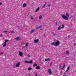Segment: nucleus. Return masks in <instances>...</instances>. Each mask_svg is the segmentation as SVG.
I'll return each mask as SVG.
<instances>
[{
  "label": "nucleus",
  "mask_w": 76,
  "mask_h": 76,
  "mask_svg": "<svg viewBox=\"0 0 76 76\" xmlns=\"http://www.w3.org/2000/svg\"><path fill=\"white\" fill-rule=\"evenodd\" d=\"M69 14L68 12H66L65 14V15H61V17L63 19L67 20L69 19Z\"/></svg>",
  "instance_id": "f257e3e1"
},
{
  "label": "nucleus",
  "mask_w": 76,
  "mask_h": 76,
  "mask_svg": "<svg viewBox=\"0 0 76 76\" xmlns=\"http://www.w3.org/2000/svg\"><path fill=\"white\" fill-rule=\"evenodd\" d=\"M51 45L55 46V47H58L59 45H60V42L59 40H56L55 43L53 42L51 44Z\"/></svg>",
  "instance_id": "f03ea898"
},
{
  "label": "nucleus",
  "mask_w": 76,
  "mask_h": 76,
  "mask_svg": "<svg viewBox=\"0 0 76 76\" xmlns=\"http://www.w3.org/2000/svg\"><path fill=\"white\" fill-rule=\"evenodd\" d=\"M48 72L50 75H51L52 74V72H51V69H49L48 70Z\"/></svg>",
  "instance_id": "7ed1b4c3"
},
{
  "label": "nucleus",
  "mask_w": 76,
  "mask_h": 76,
  "mask_svg": "<svg viewBox=\"0 0 76 76\" xmlns=\"http://www.w3.org/2000/svg\"><path fill=\"white\" fill-rule=\"evenodd\" d=\"M20 66V62H18L17 63L15 66V67H19Z\"/></svg>",
  "instance_id": "20e7f679"
},
{
  "label": "nucleus",
  "mask_w": 76,
  "mask_h": 76,
  "mask_svg": "<svg viewBox=\"0 0 76 76\" xmlns=\"http://www.w3.org/2000/svg\"><path fill=\"white\" fill-rule=\"evenodd\" d=\"M19 54L20 56L21 57H22L23 56V53H22L20 51L19 52Z\"/></svg>",
  "instance_id": "39448f33"
},
{
  "label": "nucleus",
  "mask_w": 76,
  "mask_h": 76,
  "mask_svg": "<svg viewBox=\"0 0 76 76\" xmlns=\"http://www.w3.org/2000/svg\"><path fill=\"white\" fill-rule=\"evenodd\" d=\"M42 27V25H40L39 26L35 28L36 29H39V28H41Z\"/></svg>",
  "instance_id": "423d86ee"
},
{
  "label": "nucleus",
  "mask_w": 76,
  "mask_h": 76,
  "mask_svg": "<svg viewBox=\"0 0 76 76\" xmlns=\"http://www.w3.org/2000/svg\"><path fill=\"white\" fill-rule=\"evenodd\" d=\"M39 20H41L42 19V15H40L39 16Z\"/></svg>",
  "instance_id": "0eeeda50"
},
{
  "label": "nucleus",
  "mask_w": 76,
  "mask_h": 76,
  "mask_svg": "<svg viewBox=\"0 0 76 76\" xmlns=\"http://www.w3.org/2000/svg\"><path fill=\"white\" fill-rule=\"evenodd\" d=\"M39 42V40L38 39H37L36 40H35L34 41V43H37Z\"/></svg>",
  "instance_id": "6e6552de"
},
{
  "label": "nucleus",
  "mask_w": 76,
  "mask_h": 76,
  "mask_svg": "<svg viewBox=\"0 0 76 76\" xmlns=\"http://www.w3.org/2000/svg\"><path fill=\"white\" fill-rule=\"evenodd\" d=\"M36 69H41V67L39 66H37L36 68Z\"/></svg>",
  "instance_id": "1a4fd4ad"
},
{
  "label": "nucleus",
  "mask_w": 76,
  "mask_h": 76,
  "mask_svg": "<svg viewBox=\"0 0 76 76\" xmlns=\"http://www.w3.org/2000/svg\"><path fill=\"white\" fill-rule=\"evenodd\" d=\"M70 53H69V52L68 50H67L66 52V54L67 55H69Z\"/></svg>",
  "instance_id": "9d476101"
},
{
  "label": "nucleus",
  "mask_w": 76,
  "mask_h": 76,
  "mask_svg": "<svg viewBox=\"0 0 76 76\" xmlns=\"http://www.w3.org/2000/svg\"><path fill=\"white\" fill-rule=\"evenodd\" d=\"M23 7H25L26 6V3H24L23 5Z\"/></svg>",
  "instance_id": "9b49d317"
},
{
  "label": "nucleus",
  "mask_w": 76,
  "mask_h": 76,
  "mask_svg": "<svg viewBox=\"0 0 76 76\" xmlns=\"http://www.w3.org/2000/svg\"><path fill=\"white\" fill-rule=\"evenodd\" d=\"M50 59L48 58V59H45V61H50Z\"/></svg>",
  "instance_id": "f8f14e48"
},
{
  "label": "nucleus",
  "mask_w": 76,
  "mask_h": 76,
  "mask_svg": "<svg viewBox=\"0 0 76 76\" xmlns=\"http://www.w3.org/2000/svg\"><path fill=\"white\" fill-rule=\"evenodd\" d=\"M35 31V29H33L31 31H30V33H33V32H34V31Z\"/></svg>",
  "instance_id": "ddd939ff"
},
{
  "label": "nucleus",
  "mask_w": 76,
  "mask_h": 76,
  "mask_svg": "<svg viewBox=\"0 0 76 76\" xmlns=\"http://www.w3.org/2000/svg\"><path fill=\"white\" fill-rule=\"evenodd\" d=\"M64 25L63 24L62 25V26L61 27V29H64Z\"/></svg>",
  "instance_id": "4468645a"
},
{
  "label": "nucleus",
  "mask_w": 76,
  "mask_h": 76,
  "mask_svg": "<svg viewBox=\"0 0 76 76\" xmlns=\"http://www.w3.org/2000/svg\"><path fill=\"white\" fill-rule=\"evenodd\" d=\"M58 29L59 31H60V30H61V26H59L58 28Z\"/></svg>",
  "instance_id": "2eb2a0df"
},
{
  "label": "nucleus",
  "mask_w": 76,
  "mask_h": 76,
  "mask_svg": "<svg viewBox=\"0 0 76 76\" xmlns=\"http://www.w3.org/2000/svg\"><path fill=\"white\" fill-rule=\"evenodd\" d=\"M39 7L36 10L35 12H38V11H39Z\"/></svg>",
  "instance_id": "dca6fc26"
},
{
  "label": "nucleus",
  "mask_w": 76,
  "mask_h": 76,
  "mask_svg": "<svg viewBox=\"0 0 76 76\" xmlns=\"http://www.w3.org/2000/svg\"><path fill=\"white\" fill-rule=\"evenodd\" d=\"M6 44L4 43L3 44V47H6Z\"/></svg>",
  "instance_id": "f3484780"
},
{
  "label": "nucleus",
  "mask_w": 76,
  "mask_h": 76,
  "mask_svg": "<svg viewBox=\"0 0 76 76\" xmlns=\"http://www.w3.org/2000/svg\"><path fill=\"white\" fill-rule=\"evenodd\" d=\"M37 66V64H34L33 65V67H35V66Z\"/></svg>",
  "instance_id": "a211bd4d"
},
{
  "label": "nucleus",
  "mask_w": 76,
  "mask_h": 76,
  "mask_svg": "<svg viewBox=\"0 0 76 76\" xmlns=\"http://www.w3.org/2000/svg\"><path fill=\"white\" fill-rule=\"evenodd\" d=\"M69 69H70V67H68L66 72H68V71H69Z\"/></svg>",
  "instance_id": "6ab92c4d"
},
{
  "label": "nucleus",
  "mask_w": 76,
  "mask_h": 76,
  "mask_svg": "<svg viewBox=\"0 0 76 76\" xmlns=\"http://www.w3.org/2000/svg\"><path fill=\"white\" fill-rule=\"evenodd\" d=\"M28 70L29 71H30V70H32V68L31 67H29L28 68Z\"/></svg>",
  "instance_id": "aec40b11"
},
{
  "label": "nucleus",
  "mask_w": 76,
  "mask_h": 76,
  "mask_svg": "<svg viewBox=\"0 0 76 76\" xmlns=\"http://www.w3.org/2000/svg\"><path fill=\"white\" fill-rule=\"evenodd\" d=\"M8 41H9V40H5V42H4V43H6V42H8Z\"/></svg>",
  "instance_id": "412c9836"
},
{
  "label": "nucleus",
  "mask_w": 76,
  "mask_h": 76,
  "mask_svg": "<svg viewBox=\"0 0 76 76\" xmlns=\"http://www.w3.org/2000/svg\"><path fill=\"white\" fill-rule=\"evenodd\" d=\"M15 39H16V40H19V37H17L16 38H15Z\"/></svg>",
  "instance_id": "4be33fe9"
},
{
  "label": "nucleus",
  "mask_w": 76,
  "mask_h": 76,
  "mask_svg": "<svg viewBox=\"0 0 76 76\" xmlns=\"http://www.w3.org/2000/svg\"><path fill=\"white\" fill-rule=\"evenodd\" d=\"M25 63H29V61H25Z\"/></svg>",
  "instance_id": "5701e85b"
},
{
  "label": "nucleus",
  "mask_w": 76,
  "mask_h": 76,
  "mask_svg": "<svg viewBox=\"0 0 76 76\" xmlns=\"http://www.w3.org/2000/svg\"><path fill=\"white\" fill-rule=\"evenodd\" d=\"M26 47H28V43H26Z\"/></svg>",
  "instance_id": "b1692460"
},
{
  "label": "nucleus",
  "mask_w": 76,
  "mask_h": 76,
  "mask_svg": "<svg viewBox=\"0 0 76 76\" xmlns=\"http://www.w3.org/2000/svg\"><path fill=\"white\" fill-rule=\"evenodd\" d=\"M32 63V61H30V62H29V63L30 64H31V63Z\"/></svg>",
  "instance_id": "393cba45"
},
{
  "label": "nucleus",
  "mask_w": 76,
  "mask_h": 76,
  "mask_svg": "<svg viewBox=\"0 0 76 76\" xmlns=\"http://www.w3.org/2000/svg\"><path fill=\"white\" fill-rule=\"evenodd\" d=\"M45 7V4H44L42 7V8H44V7Z\"/></svg>",
  "instance_id": "a878e982"
},
{
  "label": "nucleus",
  "mask_w": 76,
  "mask_h": 76,
  "mask_svg": "<svg viewBox=\"0 0 76 76\" xmlns=\"http://www.w3.org/2000/svg\"><path fill=\"white\" fill-rule=\"evenodd\" d=\"M27 56L28 57H30V55H27Z\"/></svg>",
  "instance_id": "bb28decb"
},
{
  "label": "nucleus",
  "mask_w": 76,
  "mask_h": 76,
  "mask_svg": "<svg viewBox=\"0 0 76 76\" xmlns=\"http://www.w3.org/2000/svg\"><path fill=\"white\" fill-rule=\"evenodd\" d=\"M48 7H50V5L48 4Z\"/></svg>",
  "instance_id": "cd10ccee"
},
{
  "label": "nucleus",
  "mask_w": 76,
  "mask_h": 76,
  "mask_svg": "<svg viewBox=\"0 0 76 76\" xmlns=\"http://www.w3.org/2000/svg\"><path fill=\"white\" fill-rule=\"evenodd\" d=\"M3 54V53L2 52H1V53H0V54Z\"/></svg>",
  "instance_id": "c85d7f7f"
},
{
  "label": "nucleus",
  "mask_w": 76,
  "mask_h": 76,
  "mask_svg": "<svg viewBox=\"0 0 76 76\" xmlns=\"http://www.w3.org/2000/svg\"><path fill=\"white\" fill-rule=\"evenodd\" d=\"M76 45V43H74V46H75V45Z\"/></svg>",
  "instance_id": "c756f323"
},
{
  "label": "nucleus",
  "mask_w": 76,
  "mask_h": 76,
  "mask_svg": "<svg viewBox=\"0 0 76 76\" xmlns=\"http://www.w3.org/2000/svg\"><path fill=\"white\" fill-rule=\"evenodd\" d=\"M68 38H70V35H69L68 36Z\"/></svg>",
  "instance_id": "7c9ffc66"
},
{
  "label": "nucleus",
  "mask_w": 76,
  "mask_h": 76,
  "mask_svg": "<svg viewBox=\"0 0 76 76\" xmlns=\"http://www.w3.org/2000/svg\"><path fill=\"white\" fill-rule=\"evenodd\" d=\"M53 35L55 36V35H56V34L55 33H54V34H53Z\"/></svg>",
  "instance_id": "2f4dec72"
},
{
  "label": "nucleus",
  "mask_w": 76,
  "mask_h": 76,
  "mask_svg": "<svg viewBox=\"0 0 76 76\" xmlns=\"http://www.w3.org/2000/svg\"><path fill=\"white\" fill-rule=\"evenodd\" d=\"M56 25H57V22H56Z\"/></svg>",
  "instance_id": "473e14b6"
},
{
  "label": "nucleus",
  "mask_w": 76,
  "mask_h": 76,
  "mask_svg": "<svg viewBox=\"0 0 76 76\" xmlns=\"http://www.w3.org/2000/svg\"><path fill=\"white\" fill-rule=\"evenodd\" d=\"M11 32V33H13V32H14V31H12Z\"/></svg>",
  "instance_id": "72a5a7b5"
},
{
  "label": "nucleus",
  "mask_w": 76,
  "mask_h": 76,
  "mask_svg": "<svg viewBox=\"0 0 76 76\" xmlns=\"http://www.w3.org/2000/svg\"><path fill=\"white\" fill-rule=\"evenodd\" d=\"M51 65H52V63H51L50 64V66H51Z\"/></svg>",
  "instance_id": "f704fd0d"
},
{
  "label": "nucleus",
  "mask_w": 76,
  "mask_h": 76,
  "mask_svg": "<svg viewBox=\"0 0 76 76\" xmlns=\"http://www.w3.org/2000/svg\"><path fill=\"white\" fill-rule=\"evenodd\" d=\"M2 34H0V37H2Z\"/></svg>",
  "instance_id": "c9c22d12"
},
{
  "label": "nucleus",
  "mask_w": 76,
  "mask_h": 76,
  "mask_svg": "<svg viewBox=\"0 0 76 76\" xmlns=\"http://www.w3.org/2000/svg\"><path fill=\"white\" fill-rule=\"evenodd\" d=\"M63 68H64V66H63L62 68H61V69H63Z\"/></svg>",
  "instance_id": "e433bc0d"
},
{
  "label": "nucleus",
  "mask_w": 76,
  "mask_h": 76,
  "mask_svg": "<svg viewBox=\"0 0 76 76\" xmlns=\"http://www.w3.org/2000/svg\"><path fill=\"white\" fill-rule=\"evenodd\" d=\"M1 4H2V3H0V5H1Z\"/></svg>",
  "instance_id": "4c0bfd02"
},
{
  "label": "nucleus",
  "mask_w": 76,
  "mask_h": 76,
  "mask_svg": "<svg viewBox=\"0 0 76 76\" xmlns=\"http://www.w3.org/2000/svg\"><path fill=\"white\" fill-rule=\"evenodd\" d=\"M4 32H5V33L7 32V31H4Z\"/></svg>",
  "instance_id": "58836bf2"
},
{
  "label": "nucleus",
  "mask_w": 76,
  "mask_h": 76,
  "mask_svg": "<svg viewBox=\"0 0 76 76\" xmlns=\"http://www.w3.org/2000/svg\"><path fill=\"white\" fill-rule=\"evenodd\" d=\"M45 5H46V4H47V2H45Z\"/></svg>",
  "instance_id": "ea45409f"
},
{
  "label": "nucleus",
  "mask_w": 76,
  "mask_h": 76,
  "mask_svg": "<svg viewBox=\"0 0 76 76\" xmlns=\"http://www.w3.org/2000/svg\"><path fill=\"white\" fill-rule=\"evenodd\" d=\"M31 20H33V18L32 17L31 18Z\"/></svg>",
  "instance_id": "a19ab883"
},
{
  "label": "nucleus",
  "mask_w": 76,
  "mask_h": 76,
  "mask_svg": "<svg viewBox=\"0 0 76 76\" xmlns=\"http://www.w3.org/2000/svg\"><path fill=\"white\" fill-rule=\"evenodd\" d=\"M43 64H43V63H42V62L41 63V64H42V65Z\"/></svg>",
  "instance_id": "79ce46f5"
},
{
  "label": "nucleus",
  "mask_w": 76,
  "mask_h": 76,
  "mask_svg": "<svg viewBox=\"0 0 76 76\" xmlns=\"http://www.w3.org/2000/svg\"><path fill=\"white\" fill-rule=\"evenodd\" d=\"M35 75L36 76H37V74H36Z\"/></svg>",
  "instance_id": "37998d69"
},
{
  "label": "nucleus",
  "mask_w": 76,
  "mask_h": 76,
  "mask_svg": "<svg viewBox=\"0 0 76 76\" xmlns=\"http://www.w3.org/2000/svg\"><path fill=\"white\" fill-rule=\"evenodd\" d=\"M63 67H65V65H64V66H63Z\"/></svg>",
  "instance_id": "c03bdc74"
},
{
  "label": "nucleus",
  "mask_w": 76,
  "mask_h": 76,
  "mask_svg": "<svg viewBox=\"0 0 76 76\" xmlns=\"http://www.w3.org/2000/svg\"><path fill=\"white\" fill-rule=\"evenodd\" d=\"M40 30H42V29L41 28H40Z\"/></svg>",
  "instance_id": "a18cd8bd"
},
{
  "label": "nucleus",
  "mask_w": 76,
  "mask_h": 76,
  "mask_svg": "<svg viewBox=\"0 0 76 76\" xmlns=\"http://www.w3.org/2000/svg\"><path fill=\"white\" fill-rule=\"evenodd\" d=\"M60 66H61V65H60Z\"/></svg>",
  "instance_id": "49530a36"
}]
</instances>
